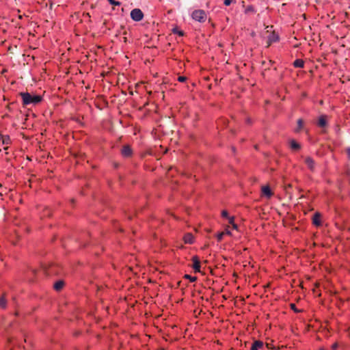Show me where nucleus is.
I'll return each instance as SVG.
<instances>
[{
  "label": "nucleus",
  "mask_w": 350,
  "mask_h": 350,
  "mask_svg": "<svg viewBox=\"0 0 350 350\" xmlns=\"http://www.w3.org/2000/svg\"><path fill=\"white\" fill-rule=\"evenodd\" d=\"M20 96L23 100V105L25 106L30 105H36L40 103L42 100L41 96L33 95L29 92H21Z\"/></svg>",
  "instance_id": "nucleus-1"
},
{
  "label": "nucleus",
  "mask_w": 350,
  "mask_h": 350,
  "mask_svg": "<svg viewBox=\"0 0 350 350\" xmlns=\"http://www.w3.org/2000/svg\"><path fill=\"white\" fill-rule=\"evenodd\" d=\"M191 17L196 21L203 23L206 19V14L202 10H196L192 12Z\"/></svg>",
  "instance_id": "nucleus-2"
},
{
  "label": "nucleus",
  "mask_w": 350,
  "mask_h": 350,
  "mask_svg": "<svg viewBox=\"0 0 350 350\" xmlns=\"http://www.w3.org/2000/svg\"><path fill=\"white\" fill-rule=\"evenodd\" d=\"M131 18L135 22L141 21L144 18L143 12L139 8H135L131 12Z\"/></svg>",
  "instance_id": "nucleus-3"
},
{
  "label": "nucleus",
  "mask_w": 350,
  "mask_h": 350,
  "mask_svg": "<svg viewBox=\"0 0 350 350\" xmlns=\"http://www.w3.org/2000/svg\"><path fill=\"white\" fill-rule=\"evenodd\" d=\"M304 162L307 165L308 168L311 171L314 172L315 170L316 163L314 159L310 157H307L304 159Z\"/></svg>",
  "instance_id": "nucleus-4"
},
{
  "label": "nucleus",
  "mask_w": 350,
  "mask_h": 350,
  "mask_svg": "<svg viewBox=\"0 0 350 350\" xmlns=\"http://www.w3.org/2000/svg\"><path fill=\"white\" fill-rule=\"evenodd\" d=\"M193 265L192 267L196 272L200 271V262L198 256H194L192 258Z\"/></svg>",
  "instance_id": "nucleus-5"
},
{
  "label": "nucleus",
  "mask_w": 350,
  "mask_h": 350,
  "mask_svg": "<svg viewBox=\"0 0 350 350\" xmlns=\"http://www.w3.org/2000/svg\"><path fill=\"white\" fill-rule=\"evenodd\" d=\"M279 40V36L275 32L271 33L269 35L267 38L268 46L272 43L277 42Z\"/></svg>",
  "instance_id": "nucleus-6"
},
{
  "label": "nucleus",
  "mask_w": 350,
  "mask_h": 350,
  "mask_svg": "<svg viewBox=\"0 0 350 350\" xmlns=\"http://www.w3.org/2000/svg\"><path fill=\"white\" fill-rule=\"evenodd\" d=\"M262 193L263 196H265L267 198L269 199L273 196V193L270 189V187L267 185L263 186L262 187Z\"/></svg>",
  "instance_id": "nucleus-7"
},
{
  "label": "nucleus",
  "mask_w": 350,
  "mask_h": 350,
  "mask_svg": "<svg viewBox=\"0 0 350 350\" xmlns=\"http://www.w3.org/2000/svg\"><path fill=\"white\" fill-rule=\"evenodd\" d=\"M312 224L316 226H320L321 225V214L319 212L315 213L313 215Z\"/></svg>",
  "instance_id": "nucleus-8"
},
{
  "label": "nucleus",
  "mask_w": 350,
  "mask_h": 350,
  "mask_svg": "<svg viewBox=\"0 0 350 350\" xmlns=\"http://www.w3.org/2000/svg\"><path fill=\"white\" fill-rule=\"evenodd\" d=\"M122 154L124 157H129L132 154V150L129 146H124L122 149Z\"/></svg>",
  "instance_id": "nucleus-9"
},
{
  "label": "nucleus",
  "mask_w": 350,
  "mask_h": 350,
  "mask_svg": "<svg viewBox=\"0 0 350 350\" xmlns=\"http://www.w3.org/2000/svg\"><path fill=\"white\" fill-rule=\"evenodd\" d=\"M327 124L326 116L324 115L321 116L319 118L318 126L323 128L327 126Z\"/></svg>",
  "instance_id": "nucleus-10"
},
{
  "label": "nucleus",
  "mask_w": 350,
  "mask_h": 350,
  "mask_svg": "<svg viewBox=\"0 0 350 350\" xmlns=\"http://www.w3.org/2000/svg\"><path fill=\"white\" fill-rule=\"evenodd\" d=\"M183 239L185 243L191 244L193 243L194 238L191 233L185 234Z\"/></svg>",
  "instance_id": "nucleus-11"
},
{
  "label": "nucleus",
  "mask_w": 350,
  "mask_h": 350,
  "mask_svg": "<svg viewBox=\"0 0 350 350\" xmlns=\"http://www.w3.org/2000/svg\"><path fill=\"white\" fill-rule=\"evenodd\" d=\"M263 342L260 340H256L252 344L251 347V350H258L260 348L262 347Z\"/></svg>",
  "instance_id": "nucleus-12"
},
{
  "label": "nucleus",
  "mask_w": 350,
  "mask_h": 350,
  "mask_svg": "<svg viewBox=\"0 0 350 350\" xmlns=\"http://www.w3.org/2000/svg\"><path fill=\"white\" fill-rule=\"evenodd\" d=\"M304 65V62L301 59H297L293 62V66L295 68H303Z\"/></svg>",
  "instance_id": "nucleus-13"
},
{
  "label": "nucleus",
  "mask_w": 350,
  "mask_h": 350,
  "mask_svg": "<svg viewBox=\"0 0 350 350\" xmlns=\"http://www.w3.org/2000/svg\"><path fill=\"white\" fill-rule=\"evenodd\" d=\"M256 12V10L253 5H248L245 9V14H254Z\"/></svg>",
  "instance_id": "nucleus-14"
},
{
  "label": "nucleus",
  "mask_w": 350,
  "mask_h": 350,
  "mask_svg": "<svg viewBox=\"0 0 350 350\" xmlns=\"http://www.w3.org/2000/svg\"><path fill=\"white\" fill-rule=\"evenodd\" d=\"M64 286V282L63 281H57L54 284V288L56 290V291H59Z\"/></svg>",
  "instance_id": "nucleus-15"
},
{
  "label": "nucleus",
  "mask_w": 350,
  "mask_h": 350,
  "mask_svg": "<svg viewBox=\"0 0 350 350\" xmlns=\"http://www.w3.org/2000/svg\"><path fill=\"white\" fill-rule=\"evenodd\" d=\"M291 147L292 149L298 150L300 148V146L295 141L292 140L291 142Z\"/></svg>",
  "instance_id": "nucleus-16"
},
{
  "label": "nucleus",
  "mask_w": 350,
  "mask_h": 350,
  "mask_svg": "<svg viewBox=\"0 0 350 350\" xmlns=\"http://www.w3.org/2000/svg\"><path fill=\"white\" fill-rule=\"evenodd\" d=\"M2 144H9L10 142V139L9 136H3L1 137Z\"/></svg>",
  "instance_id": "nucleus-17"
},
{
  "label": "nucleus",
  "mask_w": 350,
  "mask_h": 350,
  "mask_svg": "<svg viewBox=\"0 0 350 350\" xmlns=\"http://www.w3.org/2000/svg\"><path fill=\"white\" fill-rule=\"evenodd\" d=\"M303 126V121L301 119H299L297 120V129H295V132H299V130L302 128Z\"/></svg>",
  "instance_id": "nucleus-18"
},
{
  "label": "nucleus",
  "mask_w": 350,
  "mask_h": 350,
  "mask_svg": "<svg viewBox=\"0 0 350 350\" xmlns=\"http://www.w3.org/2000/svg\"><path fill=\"white\" fill-rule=\"evenodd\" d=\"M185 278L188 279L190 282H193L197 280V278L195 276H191L190 275L186 274L185 275Z\"/></svg>",
  "instance_id": "nucleus-19"
},
{
  "label": "nucleus",
  "mask_w": 350,
  "mask_h": 350,
  "mask_svg": "<svg viewBox=\"0 0 350 350\" xmlns=\"http://www.w3.org/2000/svg\"><path fill=\"white\" fill-rule=\"evenodd\" d=\"M234 217H229V223L232 226V228L234 229H237L238 226L234 221Z\"/></svg>",
  "instance_id": "nucleus-20"
},
{
  "label": "nucleus",
  "mask_w": 350,
  "mask_h": 350,
  "mask_svg": "<svg viewBox=\"0 0 350 350\" xmlns=\"http://www.w3.org/2000/svg\"><path fill=\"white\" fill-rule=\"evenodd\" d=\"M172 31L174 33L178 34L180 36H183V32L181 30H179L177 27L174 28Z\"/></svg>",
  "instance_id": "nucleus-21"
},
{
  "label": "nucleus",
  "mask_w": 350,
  "mask_h": 350,
  "mask_svg": "<svg viewBox=\"0 0 350 350\" xmlns=\"http://www.w3.org/2000/svg\"><path fill=\"white\" fill-rule=\"evenodd\" d=\"M0 306L1 308H5L6 306V301L3 297L0 298Z\"/></svg>",
  "instance_id": "nucleus-22"
},
{
  "label": "nucleus",
  "mask_w": 350,
  "mask_h": 350,
  "mask_svg": "<svg viewBox=\"0 0 350 350\" xmlns=\"http://www.w3.org/2000/svg\"><path fill=\"white\" fill-rule=\"evenodd\" d=\"M108 2L113 5H120L121 3L116 0H107Z\"/></svg>",
  "instance_id": "nucleus-23"
},
{
  "label": "nucleus",
  "mask_w": 350,
  "mask_h": 350,
  "mask_svg": "<svg viewBox=\"0 0 350 350\" xmlns=\"http://www.w3.org/2000/svg\"><path fill=\"white\" fill-rule=\"evenodd\" d=\"M221 216L224 218H226L229 220V217H230L228 215V213L226 211V210H224L221 211Z\"/></svg>",
  "instance_id": "nucleus-24"
},
{
  "label": "nucleus",
  "mask_w": 350,
  "mask_h": 350,
  "mask_svg": "<svg viewBox=\"0 0 350 350\" xmlns=\"http://www.w3.org/2000/svg\"><path fill=\"white\" fill-rule=\"evenodd\" d=\"M186 79H187V78L185 77H183V76H180L178 78V81H180V82H185L186 81Z\"/></svg>",
  "instance_id": "nucleus-25"
},
{
  "label": "nucleus",
  "mask_w": 350,
  "mask_h": 350,
  "mask_svg": "<svg viewBox=\"0 0 350 350\" xmlns=\"http://www.w3.org/2000/svg\"><path fill=\"white\" fill-rule=\"evenodd\" d=\"M233 0H224V5H230Z\"/></svg>",
  "instance_id": "nucleus-26"
},
{
  "label": "nucleus",
  "mask_w": 350,
  "mask_h": 350,
  "mask_svg": "<svg viewBox=\"0 0 350 350\" xmlns=\"http://www.w3.org/2000/svg\"><path fill=\"white\" fill-rule=\"evenodd\" d=\"M224 234V232H221L217 235V240L221 241L223 238V236Z\"/></svg>",
  "instance_id": "nucleus-27"
},
{
  "label": "nucleus",
  "mask_w": 350,
  "mask_h": 350,
  "mask_svg": "<svg viewBox=\"0 0 350 350\" xmlns=\"http://www.w3.org/2000/svg\"><path fill=\"white\" fill-rule=\"evenodd\" d=\"M338 347V343L335 342L332 345V350H336Z\"/></svg>",
  "instance_id": "nucleus-28"
},
{
  "label": "nucleus",
  "mask_w": 350,
  "mask_h": 350,
  "mask_svg": "<svg viewBox=\"0 0 350 350\" xmlns=\"http://www.w3.org/2000/svg\"><path fill=\"white\" fill-rule=\"evenodd\" d=\"M347 153L348 157L350 159V148H348L347 149Z\"/></svg>",
  "instance_id": "nucleus-29"
},
{
  "label": "nucleus",
  "mask_w": 350,
  "mask_h": 350,
  "mask_svg": "<svg viewBox=\"0 0 350 350\" xmlns=\"http://www.w3.org/2000/svg\"><path fill=\"white\" fill-rule=\"evenodd\" d=\"M291 308H292V309H293L295 312H297V310L295 309V304H292V305H291Z\"/></svg>",
  "instance_id": "nucleus-30"
},
{
  "label": "nucleus",
  "mask_w": 350,
  "mask_h": 350,
  "mask_svg": "<svg viewBox=\"0 0 350 350\" xmlns=\"http://www.w3.org/2000/svg\"><path fill=\"white\" fill-rule=\"evenodd\" d=\"M226 233L228 234H231L230 231L228 228L226 229Z\"/></svg>",
  "instance_id": "nucleus-31"
},
{
  "label": "nucleus",
  "mask_w": 350,
  "mask_h": 350,
  "mask_svg": "<svg viewBox=\"0 0 350 350\" xmlns=\"http://www.w3.org/2000/svg\"><path fill=\"white\" fill-rule=\"evenodd\" d=\"M319 350H325L323 348H321L319 349Z\"/></svg>",
  "instance_id": "nucleus-32"
}]
</instances>
